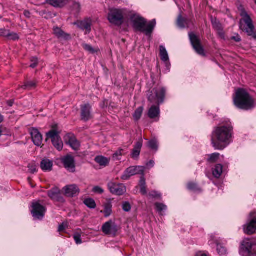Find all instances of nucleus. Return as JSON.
<instances>
[{"label": "nucleus", "instance_id": "f257e3e1", "mask_svg": "<svg viewBox=\"0 0 256 256\" xmlns=\"http://www.w3.org/2000/svg\"><path fill=\"white\" fill-rule=\"evenodd\" d=\"M232 132V127L230 126L216 127L211 138L213 147L216 150H224L230 143Z\"/></svg>", "mask_w": 256, "mask_h": 256}, {"label": "nucleus", "instance_id": "f03ea898", "mask_svg": "<svg viewBox=\"0 0 256 256\" xmlns=\"http://www.w3.org/2000/svg\"><path fill=\"white\" fill-rule=\"evenodd\" d=\"M166 90L162 86L153 88L148 93V101L151 104L156 105L152 106L148 110V116L150 118H154L159 116L160 110L159 105L163 102Z\"/></svg>", "mask_w": 256, "mask_h": 256}, {"label": "nucleus", "instance_id": "7ed1b4c3", "mask_svg": "<svg viewBox=\"0 0 256 256\" xmlns=\"http://www.w3.org/2000/svg\"><path fill=\"white\" fill-rule=\"evenodd\" d=\"M128 19L131 21L132 27L136 31L144 33L146 36L151 34L156 24L155 20L147 23L145 18L133 11L130 12Z\"/></svg>", "mask_w": 256, "mask_h": 256}, {"label": "nucleus", "instance_id": "20e7f679", "mask_svg": "<svg viewBox=\"0 0 256 256\" xmlns=\"http://www.w3.org/2000/svg\"><path fill=\"white\" fill-rule=\"evenodd\" d=\"M234 104L238 108L244 110H250L253 108L254 100L250 94L244 89H238L233 98Z\"/></svg>", "mask_w": 256, "mask_h": 256}, {"label": "nucleus", "instance_id": "39448f33", "mask_svg": "<svg viewBox=\"0 0 256 256\" xmlns=\"http://www.w3.org/2000/svg\"><path fill=\"white\" fill-rule=\"evenodd\" d=\"M130 12L125 8H109L108 20L111 24L115 26H120L125 18H128Z\"/></svg>", "mask_w": 256, "mask_h": 256}, {"label": "nucleus", "instance_id": "423d86ee", "mask_svg": "<svg viewBox=\"0 0 256 256\" xmlns=\"http://www.w3.org/2000/svg\"><path fill=\"white\" fill-rule=\"evenodd\" d=\"M240 16L242 18L240 20V28L246 32L248 35L252 36L254 39L256 40V34L254 32V27L252 20L244 10H241Z\"/></svg>", "mask_w": 256, "mask_h": 256}, {"label": "nucleus", "instance_id": "0eeeda50", "mask_svg": "<svg viewBox=\"0 0 256 256\" xmlns=\"http://www.w3.org/2000/svg\"><path fill=\"white\" fill-rule=\"evenodd\" d=\"M240 252L242 256H250L256 254V242L242 241Z\"/></svg>", "mask_w": 256, "mask_h": 256}, {"label": "nucleus", "instance_id": "6e6552de", "mask_svg": "<svg viewBox=\"0 0 256 256\" xmlns=\"http://www.w3.org/2000/svg\"><path fill=\"white\" fill-rule=\"evenodd\" d=\"M144 168L142 166H130L126 168L121 176L122 180H128L132 176L136 174H141L144 176Z\"/></svg>", "mask_w": 256, "mask_h": 256}, {"label": "nucleus", "instance_id": "1a4fd4ad", "mask_svg": "<svg viewBox=\"0 0 256 256\" xmlns=\"http://www.w3.org/2000/svg\"><path fill=\"white\" fill-rule=\"evenodd\" d=\"M47 138H50L54 146L58 151L63 148V142L59 136L58 132L56 130H51L46 133Z\"/></svg>", "mask_w": 256, "mask_h": 256}, {"label": "nucleus", "instance_id": "9d476101", "mask_svg": "<svg viewBox=\"0 0 256 256\" xmlns=\"http://www.w3.org/2000/svg\"><path fill=\"white\" fill-rule=\"evenodd\" d=\"M248 220L244 226V230L245 234L250 235L256 232V211L250 213Z\"/></svg>", "mask_w": 256, "mask_h": 256}, {"label": "nucleus", "instance_id": "9b49d317", "mask_svg": "<svg viewBox=\"0 0 256 256\" xmlns=\"http://www.w3.org/2000/svg\"><path fill=\"white\" fill-rule=\"evenodd\" d=\"M108 187L112 194L116 196L122 195L126 192V186L122 184L110 182L108 184Z\"/></svg>", "mask_w": 256, "mask_h": 256}, {"label": "nucleus", "instance_id": "f8f14e48", "mask_svg": "<svg viewBox=\"0 0 256 256\" xmlns=\"http://www.w3.org/2000/svg\"><path fill=\"white\" fill-rule=\"evenodd\" d=\"M32 214L33 217L36 220H42L46 211L45 207L36 202L32 203Z\"/></svg>", "mask_w": 256, "mask_h": 256}, {"label": "nucleus", "instance_id": "ddd939ff", "mask_svg": "<svg viewBox=\"0 0 256 256\" xmlns=\"http://www.w3.org/2000/svg\"><path fill=\"white\" fill-rule=\"evenodd\" d=\"M189 37L192 47L196 52L200 56H205L204 49L198 36L193 33H190Z\"/></svg>", "mask_w": 256, "mask_h": 256}, {"label": "nucleus", "instance_id": "4468645a", "mask_svg": "<svg viewBox=\"0 0 256 256\" xmlns=\"http://www.w3.org/2000/svg\"><path fill=\"white\" fill-rule=\"evenodd\" d=\"M61 162L68 171L71 172H75V161L73 156L68 154L61 158Z\"/></svg>", "mask_w": 256, "mask_h": 256}, {"label": "nucleus", "instance_id": "2eb2a0df", "mask_svg": "<svg viewBox=\"0 0 256 256\" xmlns=\"http://www.w3.org/2000/svg\"><path fill=\"white\" fill-rule=\"evenodd\" d=\"M118 230V226L112 220L106 222L102 226V230L106 234L115 236Z\"/></svg>", "mask_w": 256, "mask_h": 256}, {"label": "nucleus", "instance_id": "dca6fc26", "mask_svg": "<svg viewBox=\"0 0 256 256\" xmlns=\"http://www.w3.org/2000/svg\"><path fill=\"white\" fill-rule=\"evenodd\" d=\"M80 116L81 120L84 122H87L92 118L91 113L92 107L90 104H87L81 106Z\"/></svg>", "mask_w": 256, "mask_h": 256}, {"label": "nucleus", "instance_id": "f3484780", "mask_svg": "<svg viewBox=\"0 0 256 256\" xmlns=\"http://www.w3.org/2000/svg\"><path fill=\"white\" fill-rule=\"evenodd\" d=\"M48 195L52 200L60 202H64V200L58 188H54L48 191Z\"/></svg>", "mask_w": 256, "mask_h": 256}, {"label": "nucleus", "instance_id": "a211bd4d", "mask_svg": "<svg viewBox=\"0 0 256 256\" xmlns=\"http://www.w3.org/2000/svg\"><path fill=\"white\" fill-rule=\"evenodd\" d=\"M64 194L67 196L72 197L80 192V190L76 184L68 185L63 188Z\"/></svg>", "mask_w": 256, "mask_h": 256}, {"label": "nucleus", "instance_id": "6ab92c4d", "mask_svg": "<svg viewBox=\"0 0 256 256\" xmlns=\"http://www.w3.org/2000/svg\"><path fill=\"white\" fill-rule=\"evenodd\" d=\"M30 134L34 144L36 146H40L42 143V136L38 130L36 128H32Z\"/></svg>", "mask_w": 256, "mask_h": 256}, {"label": "nucleus", "instance_id": "aec40b11", "mask_svg": "<svg viewBox=\"0 0 256 256\" xmlns=\"http://www.w3.org/2000/svg\"><path fill=\"white\" fill-rule=\"evenodd\" d=\"M76 24L81 30H86V34H89L91 31L92 21L90 19L78 21Z\"/></svg>", "mask_w": 256, "mask_h": 256}, {"label": "nucleus", "instance_id": "412c9836", "mask_svg": "<svg viewBox=\"0 0 256 256\" xmlns=\"http://www.w3.org/2000/svg\"><path fill=\"white\" fill-rule=\"evenodd\" d=\"M65 141L66 144H68L74 150H78L80 144L76 138L71 134H68L66 137Z\"/></svg>", "mask_w": 256, "mask_h": 256}, {"label": "nucleus", "instance_id": "4be33fe9", "mask_svg": "<svg viewBox=\"0 0 256 256\" xmlns=\"http://www.w3.org/2000/svg\"><path fill=\"white\" fill-rule=\"evenodd\" d=\"M142 146V140L140 138L138 142H137L135 145L134 146V148L132 150L131 156L132 158L136 159L137 158L140 156L141 148Z\"/></svg>", "mask_w": 256, "mask_h": 256}, {"label": "nucleus", "instance_id": "5701e85b", "mask_svg": "<svg viewBox=\"0 0 256 256\" xmlns=\"http://www.w3.org/2000/svg\"><path fill=\"white\" fill-rule=\"evenodd\" d=\"M52 166V162L48 158L42 160L40 162V168L44 171H51Z\"/></svg>", "mask_w": 256, "mask_h": 256}, {"label": "nucleus", "instance_id": "b1692460", "mask_svg": "<svg viewBox=\"0 0 256 256\" xmlns=\"http://www.w3.org/2000/svg\"><path fill=\"white\" fill-rule=\"evenodd\" d=\"M68 2V0H48L47 3L54 8H62Z\"/></svg>", "mask_w": 256, "mask_h": 256}, {"label": "nucleus", "instance_id": "393cba45", "mask_svg": "<svg viewBox=\"0 0 256 256\" xmlns=\"http://www.w3.org/2000/svg\"><path fill=\"white\" fill-rule=\"evenodd\" d=\"M53 30L54 34L59 38L68 40L70 38L69 34H66L61 29L58 27L54 28Z\"/></svg>", "mask_w": 256, "mask_h": 256}, {"label": "nucleus", "instance_id": "a878e982", "mask_svg": "<svg viewBox=\"0 0 256 256\" xmlns=\"http://www.w3.org/2000/svg\"><path fill=\"white\" fill-rule=\"evenodd\" d=\"M190 22L188 19L182 18V16L180 15L178 18L177 25L179 28H184L188 27Z\"/></svg>", "mask_w": 256, "mask_h": 256}, {"label": "nucleus", "instance_id": "bb28decb", "mask_svg": "<svg viewBox=\"0 0 256 256\" xmlns=\"http://www.w3.org/2000/svg\"><path fill=\"white\" fill-rule=\"evenodd\" d=\"M222 172V166L220 164H216L214 168L212 169L213 176L216 178H218Z\"/></svg>", "mask_w": 256, "mask_h": 256}, {"label": "nucleus", "instance_id": "cd10ccee", "mask_svg": "<svg viewBox=\"0 0 256 256\" xmlns=\"http://www.w3.org/2000/svg\"><path fill=\"white\" fill-rule=\"evenodd\" d=\"M146 185V180L144 176H141L139 181V186L140 187V192L142 195H146L147 194Z\"/></svg>", "mask_w": 256, "mask_h": 256}, {"label": "nucleus", "instance_id": "c85d7f7f", "mask_svg": "<svg viewBox=\"0 0 256 256\" xmlns=\"http://www.w3.org/2000/svg\"><path fill=\"white\" fill-rule=\"evenodd\" d=\"M160 55L162 60L164 62L168 60L169 58L168 52L166 48L162 46H160Z\"/></svg>", "mask_w": 256, "mask_h": 256}, {"label": "nucleus", "instance_id": "c756f323", "mask_svg": "<svg viewBox=\"0 0 256 256\" xmlns=\"http://www.w3.org/2000/svg\"><path fill=\"white\" fill-rule=\"evenodd\" d=\"M95 162L101 166H106L109 163V160L102 156H97L95 158Z\"/></svg>", "mask_w": 256, "mask_h": 256}, {"label": "nucleus", "instance_id": "7c9ffc66", "mask_svg": "<svg viewBox=\"0 0 256 256\" xmlns=\"http://www.w3.org/2000/svg\"><path fill=\"white\" fill-rule=\"evenodd\" d=\"M112 205L110 202L106 203L104 204V210H102L100 212L104 214L105 217H108L112 214Z\"/></svg>", "mask_w": 256, "mask_h": 256}, {"label": "nucleus", "instance_id": "2f4dec72", "mask_svg": "<svg viewBox=\"0 0 256 256\" xmlns=\"http://www.w3.org/2000/svg\"><path fill=\"white\" fill-rule=\"evenodd\" d=\"M220 154L219 153H214L210 154H208V158L207 160V162L209 163H214L216 162L220 158Z\"/></svg>", "mask_w": 256, "mask_h": 256}, {"label": "nucleus", "instance_id": "473e14b6", "mask_svg": "<svg viewBox=\"0 0 256 256\" xmlns=\"http://www.w3.org/2000/svg\"><path fill=\"white\" fill-rule=\"evenodd\" d=\"M36 82L34 80L27 81L24 83V84L22 86L24 89L30 90L34 88L36 86Z\"/></svg>", "mask_w": 256, "mask_h": 256}, {"label": "nucleus", "instance_id": "72a5a7b5", "mask_svg": "<svg viewBox=\"0 0 256 256\" xmlns=\"http://www.w3.org/2000/svg\"><path fill=\"white\" fill-rule=\"evenodd\" d=\"M216 250L220 256H224L226 254V248L221 244L218 243L216 245Z\"/></svg>", "mask_w": 256, "mask_h": 256}, {"label": "nucleus", "instance_id": "f704fd0d", "mask_svg": "<svg viewBox=\"0 0 256 256\" xmlns=\"http://www.w3.org/2000/svg\"><path fill=\"white\" fill-rule=\"evenodd\" d=\"M84 202L90 208L94 209L96 207L95 201L92 198H86Z\"/></svg>", "mask_w": 256, "mask_h": 256}, {"label": "nucleus", "instance_id": "c9c22d12", "mask_svg": "<svg viewBox=\"0 0 256 256\" xmlns=\"http://www.w3.org/2000/svg\"><path fill=\"white\" fill-rule=\"evenodd\" d=\"M154 206L158 212L161 214H162V212L166 210L167 208L166 206L162 203L156 202L155 203Z\"/></svg>", "mask_w": 256, "mask_h": 256}, {"label": "nucleus", "instance_id": "e433bc0d", "mask_svg": "<svg viewBox=\"0 0 256 256\" xmlns=\"http://www.w3.org/2000/svg\"><path fill=\"white\" fill-rule=\"evenodd\" d=\"M188 188L194 192H198L200 191V188L194 182H190L188 184Z\"/></svg>", "mask_w": 256, "mask_h": 256}, {"label": "nucleus", "instance_id": "4c0bfd02", "mask_svg": "<svg viewBox=\"0 0 256 256\" xmlns=\"http://www.w3.org/2000/svg\"><path fill=\"white\" fill-rule=\"evenodd\" d=\"M142 107H139L135 110L133 114V117L135 120H138L140 118L142 113Z\"/></svg>", "mask_w": 256, "mask_h": 256}, {"label": "nucleus", "instance_id": "58836bf2", "mask_svg": "<svg viewBox=\"0 0 256 256\" xmlns=\"http://www.w3.org/2000/svg\"><path fill=\"white\" fill-rule=\"evenodd\" d=\"M148 196L158 200H160L162 198L161 194L155 190H153L149 192L148 194Z\"/></svg>", "mask_w": 256, "mask_h": 256}, {"label": "nucleus", "instance_id": "ea45409f", "mask_svg": "<svg viewBox=\"0 0 256 256\" xmlns=\"http://www.w3.org/2000/svg\"><path fill=\"white\" fill-rule=\"evenodd\" d=\"M148 146L151 149L156 150L158 148V142L156 140H151L148 143Z\"/></svg>", "mask_w": 256, "mask_h": 256}, {"label": "nucleus", "instance_id": "a19ab883", "mask_svg": "<svg viewBox=\"0 0 256 256\" xmlns=\"http://www.w3.org/2000/svg\"><path fill=\"white\" fill-rule=\"evenodd\" d=\"M123 150L122 149H120L116 152H115L112 156V158L114 160H118L120 159V157L122 156Z\"/></svg>", "mask_w": 256, "mask_h": 256}, {"label": "nucleus", "instance_id": "79ce46f5", "mask_svg": "<svg viewBox=\"0 0 256 256\" xmlns=\"http://www.w3.org/2000/svg\"><path fill=\"white\" fill-rule=\"evenodd\" d=\"M122 208L124 212H128L131 210V206L128 202H126L122 204Z\"/></svg>", "mask_w": 256, "mask_h": 256}, {"label": "nucleus", "instance_id": "37998d69", "mask_svg": "<svg viewBox=\"0 0 256 256\" xmlns=\"http://www.w3.org/2000/svg\"><path fill=\"white\" fill-rule=\"evenodd\" d=\"M83 48L86 51L90 52L92 54L94 53V48L89 44H84L82 45Z\"/></svg>", "mask_w": 256, "mask_h": 256}, {"label": "nucleus", "instance_id": "c03bdc74", "mask_svg": "<svg viewBox=\"0 0 256 256\" xmlns=\"http://www.w3.org/2000/svg\"><path fill=\"white\" fill-rule=\"evenodd\" d=\"M8 35V36L7 38L8 40H18V37L17 34L16 33H11L9 32V34Z\"/></svg>", "mask_w": 256, "mask_h": 256}, {"label": "nucleus", "instance_id": "a18cd8bd", "mask_svg": "<svg viewBox=\"0 0 256 256\" xmlns=\"http://www.w3.org/2000/svg\"><path fill=\"white\" fill-rule=\"evenodd\" d=\"M30 62H31L32 64H30V66L33 68H36L38 64V58H36L33 57L31 58Z\"/></svg>", "mask_w": 256, "mask_h": 256}, {"label": "nucleus", "instance_id": "49530a36", "mask_svg": "<svg viewBox=\"0 0 256 256\" xmlns=\"http://www.w3.org/2000/svg\"><path fill=\"white\" fill-rule=\"evenodd\" d=\"M92 192L96 194H102L104 192V190L98 186H96L92 188Z\"/></svg>", "mask_w": 256, "mask_h": 256}, {"label": "nucleus", "instance_id": "de8ad7c7", "mask_svg": "<svg viewBox=\"0 0 256 256\" xmlns=\"http://www.w3.org/2000/svg\"><path fill=\"white\" fill-rule=\"evenodd\" d=\"M67 226L68 225L66 223H62L58 226V232H64Z\"/></svg>", "mask_w": 256, "mask_h": 256}, {"label": "nucleus", "instance_id": "09e8293b", "mask_svg": "<svg viewBox=\"0 0 256 256\" xmlns=\"http://www.w3.org/2000/svg\"><path fill=\"white\" fill-rule=\"evenodd\" d=\"M9 30L4 29H0V36L7 38L8 36Z\"/></svg>", "mask_w": 256, "mask_h": 256}, {"label": "nucleus", "instance_id": "8fccbe9b", "mask_svg": "<svg viewBox=\"0 0 256 256\" xmlns=\"http://www.w3.org/2000/svg\"><path fill=\"white\" fill-rule=\"evenodd\" d=\"M28 170L32 174H34L36 172V166L34 164H29L28 166Z\"/></svg>", "mask_w": 256, "mask_h": 256}, {"label": "nucleus", "instance_id": "3c124183", "mask_svg": "<svg viewBox=\"0 0 256 256\" xmlns=\"http://www.w3.org/2000/svg\"><path fill=\"white\" fill-rule=\"evenodd\" d=\"M232 40H234L236 42H240L241 40L240 37L238 34H237L236 36H232Z\"/></svg>", "mask_w": 256, "mask_h": 256}, {"label": "nucleus", "instance_id": "603ef678", "mask_svg": "<svg viewBox=\"0 0 256 256\" xmlns=\"http://www.w3.org/2000/svg\"><path fill=\"white\" fill-rule=\"evenodd\" d=\"M74 240H80L81 239V236L78 233H75L74 235Z\"/></svg>", "mask_w": 256, "mask_h": 256}, {"label": "nucleus", "instance_id": "864d4df0", "mask_svg": "<svg viewBox=\"0 0 256 256\" xmlns=\"http://www.w3.org/2000/svg\"><path fill=\"white\" fill-rule=\"evenodd\" d=\"M154 161L150 160L149 162L146 164V166L150 168H152L154 166Z\"/></svg>", "mask_w": 256, "mask_h": 256}, {"label": "nucleus", "instance_id": "5fc2aeb1", "mask_svg": "<svg viewBox=\"0 0 256 256\" xmlns=\"http://www.w3.org/2000/svg\"><path fill=\"white\" fill-rule=\"evenodd\" d=\"M24 14L26 17L29 18L30 16V13L28 10H24Z\"/></svg>", "mask_w": 256, "mask_h": 256}, {"label": "nucleus", "instance_id": "6e6d98bb", "mask_svg": "<svg viewBox=\"0 0 256 256\" xmlns=\"http://www.w3.org/2000/svg\"><path fill=\"white\" fill-rule=\"evenodd\" d=\"M14 104V100H10L7 102V104L8 106H12Z\"/></svg>", "mask_w": 256, "mask_h": 256}, {"label": "nucleus", "instance_id": "4d7b16f0", "mask_svg": "<svg viewBox=\"0 0 256 256\" xmlns=\"http://www.w3.org/2000/svg\"><path fill=\"white\" fill-rule=\"evenodd\" d=\"M74 6L77 7L78 8H80V4L79 3L75 2L74 3Z\"/></svg>", "mask_w": 256, "mask_h": 256}, {"label": "nucleus", "instance_id": "13d9d810", "mask_svg": "<svg viewBox=\"0 0 256 256\" xmlns=\"http://www.w3.org/2000/svg\"><path fill=\"white\" fill-rule=\"evenodd\" d=\"M4 117L3 116L0 114V124L3 121Z\"/></svg>", "mask_w": 256, "mask_h": 256}, {"label": "nucleus", "instance_id": "bf43d9fd", "mask_svg": "<svg viewBox=\"0 0 256 256\" xmlns=\"http://www.w3.org/2000/svg\"><path fill=\"white\" fill-rule=\"evenodd\" d=\"M77 244H80L82 243V241H76Z\"/></svg>", "mask_w": 256, "mask_h": 256}, {"label": "nucleus", "instance_id": "052dcab7", "mask_svg": "<svg viewBox=\"0 0 256 256\" xmlns=\"http://www.w3.org/2000/svg\"><path fill=\"white\" fill-rule=\"evenodd\" d=\"M200 256H206V255L205 254H202Z\"/></svg>", "mask_w": 256, "mask_h": 256}, {"label": "nucleus", "instance_id": "680f3d73", "mask_svg": "<svg viewBox=\"0 0 256 256\" xmlns=\"http://www.w3.org/2000/svg\"><path fill=\"white\" fill-rule=\"evenodd\" d=\"M220 36H221L222 37V36H224V34H222V33L221 34V33H220Z\"/></svg>", "mask_w": 256, "mask_h": 256}, {"label": "nucleus", "instance_id": "e2e57ef3", "mask_svg": "<svg viewBox=\"0 0 256 256\" xmlns=\"http://www.w3.org/2000/svg\"><path fill=\"white\" fill-rule=\"evenodd\" d=\"M213 26H214V27L216 26L218 28V26H216V25H214V24H213Z\"/></svg>", "mask_w": 256, "mask_h": 256}, {"label": "nucleus", "instance_id": "0e129e2a", "mask_svg": "<svg viewBox=\"0 0 256 256\" xmlns=\"http://www.w3.org/2000/svg\"><path fill=\"white\" fill-rule=\"evenodd\" d=\"M48 138H46V140H47V139H48Z\"/></svg>", "mask_w": 256, "mask_h": 256}]
</instances>
